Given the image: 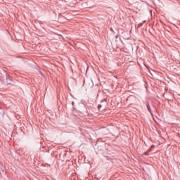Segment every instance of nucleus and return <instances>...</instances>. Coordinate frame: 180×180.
Returning a JSON list of instances; mask_svg holds the SVG:
<instances>
[{
  "mask_svg": "<svg viewBox=\"0 0 180 180\" xmlns=\"http://www.w3.org/2000/svg\"><path fill=\"white\" fill-rule=\"evenodd\" d=\"M146 107H147V109L148 110V112L150 113V115H152L153 116V112L151 111V108H150V105L148 103H146Z\"/></svg>",
  "mask_w": 180,
  "mask_h": 180,
  "instance_id": "f257e3e1",
  "label": "nucleus"
},
{
  "mask_svg": "<svg viewBox=\"0 0 180 180\" xmlns=\"http://www.w3.org/2000/svg\"><path fill=\"white\" fill-rule=\"evenodd\" d=\"M6 81H7V83H8V84H11V82H12V80H11V78H9V77H7V78H6Z\"/></svg>",
  "mask_w": 180,
  "mask_h": 180,
  "instance_id": "f03ea898",
  "label": "nucleus"
},
{
  "mask_svg": "<svg viewBox=\"0 0 180 180\" xmlns=\"http://www.w3.org/2000/svg\"><path fill=\"white\" fill-rule=\"evenodd\" d=\"M101 108H102V105H98V110H101Z\"/></svg>",
  "mask_w": 180,
  "mask_h": 180,
  "instance_id": "7ed1b4c3",
  "label": "nucleus"
},
{
  "mask_svg": "<svg viewBox=\"0 0 180 180\" xmlns=\"http://www.w3.org/2000/svg\"><path fill=\"white\" fill-rule=\"evenodd\" d=\"M152 147H154V145H153Z\"/></svg>",
  "mask_w": 180,
  "mask_h": 180,
  "instance_id": "20e7f679",
  "label": "nucleus"
}]
</instances>
